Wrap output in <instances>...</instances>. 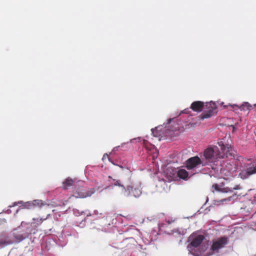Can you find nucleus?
Here are the masks:
<instances>
[{"label": "nucleus", "instance_id": "9b49d317", "mask_svg": "<svg viewBox=\"0 0 256 256\" xmlns=\"http://www.w3.org/2000/svg\"><path fill=\"white\" fill-rule=\"evenodd\" d=\"M132 188H130V194L134 197H138L142 194L141 190L138 186L130 185Z\"/></svg>", "mask_w": 256, "mask_h": 256}, {"label": "nucleus", "instance_id": "4be33fe9", "mask_svg": "<svg viewBox=\"0 0 256 256\" xmlns=\"http://www.w3.org/2000/svg\"><path fill=\"white\" fill-rule=\"evenodd\" d=\"M230 106L232 108H234V107H238V106L236 104H233V105L230 104Z\"/></svg>", "mask_w": 256, "mask_h": 256}, {"label": "nucleus", "instance_id": "39448f33", "mask_svg": "<svg viewBox=\"0 0 256 256\" xmlns=\"http://www.w3.org/2000/svg\"><path fill=\"white\" fill-rule=\"evenodd\" d=\"M255 174H256V160L248 164L246 166V169L241 170L239 176L242 179H245Z\"/></svg>", "mask_w": 256, "mask_h": 256}, {"label": "nucleus", "instance_id": "423d86ee", "mask_svg": "<svg viewBox=\"0 0 256 256\" xmlns=\"http://www.w3.org/2000/svg\"><path fill=\"white\" fill-rule=\"evenodd\" d=\"M113 185L116 186V190L119 194L125 196H130V188L131 186H128L126 188L122 184L120 180H114Z\"/></svg>", "mask_w": 256, "mask_h": 256}, {"label": "nucleus", "instance_id": "a878e982", "mask_svg": "<svg viewBox=\"0 0 256 256\" xmlns=\"http://www.w3.org/2000/svg\"><path fill=\"white\" fill-rule=\"evenodd\" d=\"M223 104H224L223 102L220 104H221V105H223Z\"/></svg>", "mask_w": 256, "mask_h": 256}, {"label": "nucleus", "instance_id": "6e6552de", "mask_svg": "<svg viewBox=\"0 0 256 256\" xmlns=\"http://www.w3.org/2000/svg\"><path fill=\"white\" fill-rule=\"evenodd\" d=\"M204 107L208 108L209 110L206 113H202L200 115V119L202 120L210 118L212 116L214 110L216 108V104L212 102H210L208 103H206Z\"/></svg>", "mask_w": 256, "mask_h": 256}, {"label": "nucleus", "instance_id": "f03ea898", "mask_svg": "<svg viewBox=\"0 0 256 256\" xmlns=\"http://www.w3.org/2000/svg\"><path fill=\"white\" fill-rule=\"evenodd\" d=\"M190 238L192 242L190 246H188V250L195 256H203L206 254L204 252L208 248V244L206 242H202L204 237L202 235L195 236L192 235Z\"/></svg>", "mask_w": 256, "mask_h": 256}, {"label": "nucleus", "instance_id": "a211bd4d", "mask_svg": "<svg viewBox=\"0 0 256 256\" xmlns=\"http://www.w3.org/2000/svg\"><path fill=\"white\" fill-rule=\"evenodd\" d=\"M31 202L32 203L33 208H34L36 206H40L42 205V201L40 200H36Z\"/></svg>", "mask_w": 256, "mask_h": 256}, {"label": "nucleus", "instance_id": "f8f14e48", "mask_svg": "<svg viewBox=\"0 0 256 256\" xmlns=\"http://www.w3.org/2000/svg\"><path fill=\"white\" fill-rule=\"evenodd\" d=\"M177 174L179 178L186 180L188 177L189 174L190 176L193 175L194 174V172L188 174L185 170L180 169L178 171Z\"/></svg>", "mask_w": 256, "mask_h": 256}, {"label": "nucleus", "instance_id": "20e7f679", "mask_svg": "<svg viewBox=\"0 0 256 256\" xmlns=\"http://www.w3.org/2000/svg\"><path fill=\"white\" fill-rule=\"evenodd\" d=\"M228 238L225 237L214 240L210 248L212 252L207 253L203 256H209L218 253L220 249L223 248L228 244Z\"/></svg>", "mask_w": 256, "mask_h": 256}, {"label": "nucleus", "instance_id": "6ab92c4d", "mask_svg": "<svg viewBox=\"0 0 256 256\" xmlns=\"http://www.w3.org/2000/svg\"><path fill=\"white\" fill-rule=\"evenodd\" d=\"M173 232H178L180 234H184L186 232L185 230H174Z\"/></svg>", "mask_w": 256, "mask_h": 256}, {"label": "nucleus", "instance_id": "bb28decb", "mask_svg": "<svg viewBox=\"0 0 256 256\" xmlns=\"http://www.w3.org/2000/svg\"><path fill=\"white\" fill-rule=\"evenodd\" d=\"M254 106H256V104L254 105Z\"/></svg>", "mask_w": 256, "mask_h": 256}, {"label": "nucleus", "instance_id": "7ed1b4c3", "mask_svg": "<svg viewBox=\"0 0 256 256\" xmlns=\"http://www.w3.org/2000/svg\"><path fill=\"white\" fill-rule=\"evenodd\" d=\"M207 164V162H204L203 159L200 160L198 156H194L186 160V168L188 170H193V172L196 173V169Z\"/></svg>", "mask_w": 256, "mask_h": 256}, {"label": "nucleus", "instance_id": "dca6fc26", "mask_svg": "<svg viewBox=\"0 0 256 256\" xmlns=\"http://www.w3.org/2000/svg\"><path fill=\"white\" fill-rule=\"evenodd\" d=\"M240 110H250L252 108L253 106L247 102H244L240 107H238Z\"/></svg>", "mask_w": 256, "mask_h": 256}, {"label": "nucleus", "instance_id": "412c9836", "mask_svg": "<svg viewBox=\"0 0 256 256\" xmlns=\"http://www.w3.org/2000/svg\"><path fill=\"white\" fill-rule=\"evenodd\" d=\"M174 174H170L169 176V178H168V180H170V181H171L172 180L174 179Z\"/></svg>", "mask_w": 256, "mask_h": 256}, {"label": "nucleus", "instance_id": "5701e85b", "mask_svg": "<svg viewBox=\"0 0 256 256\" xmlns=\"http://www.w3.org/2000/svg\"><path fill=\"white\" fill-rule=\"evenodd\" d=\"M106 157H108V155L106 154H104L102 158V160L106 158Z\"/></svg>", "mask_w": 256, "mask_h": 256}, {"label": "nucleus", "instance_id": "b1692460", "mask_svg": "<svg viewBox=\"0 0 256 256\" xmlns=\"http://www.w3.org/2000/svg\"><path fill=\"white\" fill-rule=\"evenodd\" d=\"M240 187L238 186H236V188H234L233 189L234 190H238L240 189Z\"/></svg>", "mask_w": 256, "mask_h": 256}, {"label": "nucleus", "instance_id": "aec40b11", "mask_svg": "<svg viewBox=\"0 0 256 256\" xmlns=\"http://www.w3.org/2000/svg\"><path fill=\"white\" fill-rule=\"evenodd\" d=\"M140 140H141V138L138 137V138H136L132 139L130 140V142H134V141H136V142H140Z\"/></svg>", "mask_w": 256, "mask_h": 256}, {"label": "nucleus", "instance_id": "1a4fd4ad", "mask_svg": "<svg viewBox=\"0 0 256 256\" xmlns=\"http://www.w3.org/2000/svg\"><path fill=\"white\" fill-rule=\"evenodd\" d=\"M204 104L200 101H196L191 104V108L195 112H200L204 108Z\"/></svg>", "mask_w": 256, "mask_h": 256}, {"label": "nucleus", "instance_id": "9d476101", "mask_svg": "<svg viewBox=\"0 0 256 256\" xmlns=\"http://www.w3.org/2000/svg\"><path fill=\"white\" fill-rule=\"evenodd\" d=\"M236 196V195L234 194L232 196H230L226 198H224V199H222L221 200H215L214 202V204L216 206H220L224 205L225 204H226L227 202H230V201L232 200H234L235 199L234 198Z\"/></svg>", "mask_w": 256, "mask_h": 256}, {"label": "nucleus", "instance_id": "4468645a", "mask_svg": "<svg viewBox=\"0 0 256 256\" xmlns=\"http://www.w3.org/2000/svg\"><path fill=\"white\" fill-rule=\"evenodd\" d=\"M94 193V190H92L88 194H85L83 192H77L74 194V196L76 198H84L87 196H90L92 194Z\"/></svg>", "mask_w": 256, "mask_h": 256}, {"label": "nucleus", "instance_id": "f257e3e1", "mask_svg": "<svg viewBox=\"0 0 256 256\" xmlns=\"http://www.w3.org/2000/svg\"><path fill=\"white\" fill-rule=\"evenodd\" d=\"M218 144L220 147L221 152L217 146L208 148L204 152V157L205 158L204 161L207 162V164L208 162H214L218 158H222L232 150L230 145L224 146L222 142H219Z\"/></svg>", "mask_w": 256, "mask_h": 256}, {"label": "nucleus", "instance_id": "0eeeda50", "mask_svg": "<svg viewBox=\"0 0 256 256\" xmlns=\"http://www.w3.org/2000/svg\"><path fill=\"white\" fill-rule=\"evenodd\" d=\"M152 132L154 136L156 137H163L171 135L166 126H159L154 129H152Z\"/></svg>", "mask_w": 256, "mask_h": 256}, {"label": "nucleus", "instance_id": "2eb2a0df", "mask_svg": "<svg viewBox=\"0 0 256 256\" xmlns=\"http://www.w3.org/2000/svg\"><path fill=\"white\" fill-rule=\"evenodd\" d=\"M18 203H20L22 204V206H20V208H28V209H30L33 208L32 206V202H18Z\"/></svg>", "mask_w": 256, "mask_h": 256}, {"label": "nucleus", "instance_id": "cd10ccee", "mask_svg": "<svg viewBox=\"0 0 256 256\" xmlns=\"http://www.w3.org/2000/svg\"><path fill=\"white\" fill-rule=\"evenodd\" d=\"M1 247V246H0V248Z\"/></svg>", "mask_w": 256, "mask_h": 256}, {"label": "nucleus", "instance_id": "ddd939ff", "mask_svg": "<svg viewBox=\"0 0 256 256\" xmlns=\"http://www.w3.org/2000/svg\"><path fill=\"white\" fill-rule=\"evenodd\" d=\"M212 188H214V190L218 192H222L227 193L228 192H232V190L228 188H220L217 184H214L212 186Z\"/></svg>", "mask_w": 256, "mask_h": 256}, {"label": "nucleus", "instance_id": "393cba45", "mask_svg": "<svg viewBox=\"0 0 256 256\" xmlns=\"http://www.w3.org/2000/svg\"><path fill=\"white\" fill-rule=\"evenodd\" d=\"M17 204V203L16 202H14V206H15Z\"/></svg>", "mask_w": 256, "mask_h": 256}, {"label": "nucleus", "instance_id": "f3484780", "mask_svg": "<svg viewBox=\"0 0 256 256\" xmlns=\"http://www.w3.org/2000/svg\"><path fill=\"white\" fill-rule=\"evenodd\" d=\"M73 180L70 178H66L65 181L63 182L64 188H68V187L72 186L73 183Z\"/></svg>", "mask_w": 256, "mask_h": 256}]
</instances>
